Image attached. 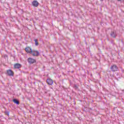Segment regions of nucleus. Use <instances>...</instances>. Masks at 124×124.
I'll return each mask as SVG.
<instances>
[{"mask_svg":"<svg viewBox=\"0 0 124 124\" xmlns=\"http://www.w3.org/2000/svg\"><path fill=\"white\" fill-rule=\"evenodd\" d=\"M110 70L112 72H116L119 70V67L116 64H112L110 66Z\"/></svg>","mask_w":124,"mask_h":124,"instance_id":"obj_1","label":"nucleus"},{"mask_svg":"<svg viewBox=\"0 0 124 124\" xmlns=\"http://www.w3.org/2000/svg\"><path fill=\"white\" fill-rule=\"evenodd\" d=\"M31 55L33 57H38L39 56V52L37 50H33Z\"/></svg>","mask_w":124,"mask_h":124,"instance_id":"obj_2","label":"nucleus"},{"mask_svg":"<svg viewBox=\"0 0 124 124\" xmlns=\"http://www.w3.org/2000/svg\"><path fill=\"white\" fill-rule=\"evenodd\" d=\"M7 74L8 76H14V72L11 69L7 70Z\"/></svg>","mask_w":124,"mask_h":124,"instance_id":"obj_3","label":"nucleus"},{"mask_svg":"<svg viewBox=\"0 0 124 124\" xmlns=\"http://www.w3.org/2000/svg\"><path fill=\"white\" fill-rule=\"evenodd\" d=\"M46 83L48 85H49L50 86H52L53 84H54V81L52 80V79L50 78H48L46 79Z\"/></svg>","mask_w":124,"mask_h":124,"instance_id":"obj_4","label":"nucleus"},{"mask_svg":"<svg viewBox=\"0 0 124 124\" xmlns=\"http://www.w3.org/2000/svg\"><path fill=\"white\" fill-rule=\"evenodd\" d=\"M25 51L27 53H29V54H31V55L32 51L33 50H32V49H31V48L30 47H27L26 48H25Z\"/></svg>","mask_w":124,"mask_h":124,"instance_id":"obj_5","label":"nucleus"},{"mask_svg":"<svg viewBox=\"0 0 124 124\" xmlns=\"http://www.w3.org/2000/svg\"><path fill=\"white\" fill-rule=\"evenodd\" d=\"M28 62H29V63L30 64H32V63H34V62H36V61L31 58H29L28 59Z\"/></svg>","mask_w":124,"mask_h":124,"instance_id":"obj_6","label":"nucleus"},{"mask_svg":"<svg viewBox=\"0 0 124 124\" xmlns=\"http://www.w3.org/2000/svg\"><path fill=\"white\" fill-rule=\"evenodd\" d=\"M110 36L113 37V38H116V36H117V33L115 31H112L110 33Z\"/></svg>","mask_w":124,"mask_h":124,"instance_id":"obj_7","label":"nucleus"},{"mask_svg":"<svg viewBox=\"0 0 124 124\" xmlns=\"http://www.w3.org/2000/svg\"><path fill=\"white\" fill-rule=\"evenodd\" d=\"M39 5V3L37 2V0H33L32 2V5L35 7H37Z\"/></svg>","mask_w":124,"mask_h":124,"instance_id":"obj_8","label":"nucleus"},{"mask_svg":"<svg viewBox=\"0 0 124 124\" xmlns=\"http://www.w3.org/2000/svg\"><path fill=\"white\" fill-rule=\"evenodd\" d=\"M22 66V65L20 63H16L14 65L15 68L19 69L21 68V67Z\"/></svg>","mask_w":124,"mask_h":124,"instance_id":"obj_9","label":"nucleus"},{"mask_svg":"<svg viewBox=\"0 0 124 124\" xmlns=\"http://www.w3.org/2000/svg\"><path fill=\"white\" fill-rule=\"evenodd\" d=\"M13 101L15 104H16V105H19V104H20V102H19V100L17 99H14Z\"/></svg>","mask_w":124,"mask_h":124,"instance_id":"obj_10","label":"nucleus"},{"mask_svg":"<svg viewBox=\"0 0 124 124\" xmlns=\"http://www.w3.org/2000/svg\"><path fill=\"white\" fill-rule=\"evenodd\" d=\"M34 41L35 42V46H38V45H39V44L38 43V40L37 39H36L35 40H34Z\"/></svg>","mask_w":124,"mask_h":124,"instance_id":"obj_11","label":"nucleus"},{"mask_svg":"<svg viewBox=\"0 0 124 124\" xmlns=\"http://www.w3.org/2000/svg\"><path fill=\"white\" fill-rule=\"evenodd\" d=\"M4 113L5 115H6L8 117H9V113H10L9 111L6 110L5 111Z\"/></svg>","mask_w":124,"mask_h":124,"instance_id":"obj_12","label":"nucleus"},{"mask_svg":"<svg viewBox=\"0 0 124 124\" xmlns=\"http://www.w3.org/2000/svg\"><path fill=\"white\" fill-rule=\"evenodd\" d=\"M74 89H75V90H78V86H77V85L76 84H74V86H73Z\"/></svg>","mask_w":124,"mask_h":124,"instance_id":"obj_13","label":"nucleus"},{"mask_svg":"<svg viewBox=\"0 0 124 124\" xmlns=\"http://www.w3.org/2000/svg\"><path fill=\"white\" fill-rule=\"evenodd\" d=\"M117 1H120V2H124V0H117Z\"/></svg>","mask_w":124,"mask_h":124,"instance_id":"obj_14","label":"nucleus"},{"mask_svg":"<svg viewBox=\"0 0 124 124\" xmlns=\"http://www.w3.org/2000/svg\"><path fill=\"white\" fill-rule=\"evenodd\" d=\"M4 57H6V58H8V56H7V55L6 54L4 55Z\"/></svg>","mask_w":124,"mask_h":124,"instance_id":"obj_15","label":"nucleus"},{"mask_svg":"<svg viewBox=\"0 0 124 124\" xmlns=\"http://www.w3.org/2000/svg\"><path fill=\"white\" fill-rule=\"evenodd\" d=\"M113 42H114V41H111V43H112V44H114V43H113Z\"/></svg>","mask_w":124,"mask_h":124,"instance_id":"obj_16","label":"nucleus"},{"mask_svg":"<svg viewBox=\"0 0 124 124\" xmlns=\"http://www.w3.org/2000/svg\"><path fill=\"white\" fill-rule=\"evenodd\" d=\"M101 0V1H103V0Z\"/></svg>","mask_w":124,"mask_h":124,"instance_id":"obj_17","label":"nucleus"}]
</instances>
